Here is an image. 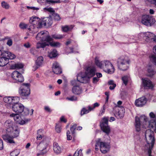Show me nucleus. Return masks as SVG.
I'll list each match as a JSON object with an SVG mask.
<instances>
[{
    "label": "nucleus",
    "instance_id": "obj_38",
    "mask_svg": "<svg viewBox=\"0 0 156 156\" xmlns=\"http://www.w3.org/2000/svg\"><path fill=\"white\" fill-rule=\"evenodd\" d=\"M129 79V77L128 76H124L122 78V80L125 86L128 83V81Z\"/></svg>",
    "mask_w": 156,
    "mask_h": 156
},
{
    "label": "nucleus",
    "instance_id": "obj_32",
    "mask_svg": "<svg viewBox=\"0 0 156 156\" xmlns=\"http://www.w3.org/2000/svg\"><path fill=\"white\" fill-rule=\"evenodd\" d=\"M57 55V51L55 49H53L52 51L48 52V56L50 58L55 57Z\"/></svg>",
    "mask_w": 156,
    "mask_h": 156
},
{
    "label": "nucleus",
    "instance_id": "obj_46",
    "mask_svg": "<svg viewBox=\"0 0 156 156\" xmlns=\"http://www.w3.org/2000/svg\"><path fill=\"white\" fill-rule=\"evenodd\" d=\"M12 99V103H18L19 101L20 98L18 97H11Z\"/></svg>",
    "mask_w": 156,
    "mask_h": 156
},
{
    "label": "nucleus",
    "instance_id": "obj_11",
    "mask_svg": "<svg viewBox=\"0 0 156 156\" xmlns=\"http://www.w3.org/2000/svg\"><path fill=\"white\" fill-rule=\"evenodd\" d=\"M155 22V19L152 16L148 15H144L142 17L141 23L147 26H151Z\"/></svg>",
    "mask_w": 156,
    "mask_h": 156
},
{
    "label": "nucleus",
    "instance_id": "obj_10",
    "mask_svg": "<svg viewBox=\"0 0 156 156\" xmlns=\"http://www.w3.org/2000/svg\"><path fill=\"white\" fill-rule=\"evenodd\" d=\"M109 117H104L102 119L100 123V126L102 130L108 135L110 132V129L108 126V121Z\"/></svg>",
    "mask_w": 156,
    "mask_h": 156
},
{
    "label": "nucleus",
    "instance_id": "obj_39",
    "mask_svg": "<svg viewBox=\"0 0 156 156\" xmlns=\"http://www.w3.org/2000/svg\"><path fill=\"white\" fill-rule=\"evenodd\" d=\"M42 129H39L37 132V140H41L44 136V135L42 133Z\"/></svg>",
    "mask_w": 156,
    "mask_h": 156
},
{
    "label": "nucleus",
    "instance_id": "obj_9",
    "mask_svg": "<svg viewBox=\"0 0 156 156\" xmlns=\"http://www.w3.org/2000/svg\"><path fill=\"white\" fill-rule=\"evenodd\" d=\"M20 95L23 96H28L30 94V84L28 83H23L19 89Z\"/></svg>",
    "mask_w": 156,
    "mask_h": 156
},
{
    "label": "nucleus",
    "instance_id": "obj_15",
    "mask_svg": "<svg viewBox=\"0 0 156 156\" xmlns=\"http://www.w3.org/2000/svg\"><path fill=\"white\" fill-rule=\"evenodd\" d=\"M103 69L108 73H111L114 70V68L112 63L108 60H105Z\"/></svg>",
    "mask_w": 156,
    "mask_h": 156
},
{
    "label": "nucleus",
    "instance_id": "obj_59",
    "mask_svg": "<svg viewBox=\"0 0 156 156\" xmlns=\"http://www.w3.org/2000/svg\"><path fill=\"white\" fill-rule=\"evenodd\" d=\"M120 95L122 99H123L126 95V92L124 90L121 91Z\"/></svg>",
    "mask_w": 156,
    "mask_h": 156
},
{
    "label": "nucleus",
    "instance_id": "obj_20",
    "mask_svg": "<svg viewBox=\"0 0 156 156\" xmlns=\"http://www.w3.org/2000/svg\"><path fill=\"white\" fill-rule=\"evenodd\" d=\"M72 92L76 95H80L82 92V88L80 86H73L72 89Z\"/></svg>",
    "mask_w": 156,
    "mask_h": 156
},
{
    "label": "nucleus",
    "instance_id": "obj_62",
    "mask_svg": "<svg viewBox=\"0 0 156 156\" xmlns=\"http://www.w3.org/2000/svg\"><path fill=\"white\" fill-rule=\"evenodd\" d=\"M138 38H145V33H141L138 35Z\"/></svg>",
    "mask_w": 156,
    "mask_h": 156
},
{
    "label": "nucleus",
    "instance_id": "obj_43",
    "mask_svg": "<svg viewBox=\"0 0 156 156\" xmlns=\"http://www.w3.org/2000/svg\"><path fill=\"white\" fill-rule=\"evenodd\" d=\"M109 85H110L109 89L111 90H112L116 87V84L114 83L113 80H110L108 82Z\"/></svg>",
    "mask_w": 156,
    "mask_h": 156
},
{
    "label": "nucleus",
    "instance_id": "obj_44",
    "mask_svg": "<svg viewBox=\"0 0 156 156\" xmlns=\"http://www.w3.org/2000/svg\"><path fill=\"white\" fill-rule=\"evenodd\" d=\"M44 9L45 11L50 12L52 15L55 13V10L51 8H44Z\"/></svg>",
    "mask_w": 156,
    "mask_h": 156
},
{
    "label": "nucleus",
    "instance_id": "obj_36",
    "mask_svg": "<svg viewBox=\"0 0 156 156\" xmlns=\"http://www.w3.org/2000/svg\"><path fill=\"white\" fill-rule=\"evenodd\" d=\"M62 124L60 122L56 124L55 130L57 133H59L61 132L62 130Z\"/></svg>",
    "mask_w": 156,
    "mask_h": 156
},
{
    "label": "nucleus",
    "instance_id": "obj_30",
    "mask_svg": "<svg viewBox=\"0 0 156 156\" xmlns=\"http://www.w3.org/2000/svg\"><path fill=\"white\" fill-rule=\"evenodd\" d=\"M12 97H5L3 98V101L5 103L7 104L8 107L10 108L11 107L10 104H13V103H12Z\"/></svg>",
    "mask_w": 156,
    "mask_h": 156
},
{
    "label": "nucleus",
    "instance_id": "obj_6",
    "mask_svg": "<svg viewBox=\"0 0 156 156\" xmlns=\"http://www.w3.org/2000/svg\"><path fill=\"white\" fill-rule=\"evenodd\" d=\"M129 62L127 57L121 56L118 59V67L120 70L125 71L128 69Z\"/></svg>",
    "mask_w": 156,
    "mask_h": 156
},
{
    "label": "nucleus",
    "instance_id": "obj_2",
    "mask_svg": "<svg viewBox=\"0 0 156 156\" xmlns=\"http://www.w3.org/2000/svg\"><path fill=\"white\" fill-rule=\"evenodd\" d=\"M145 136L147 144L145 145L144 149L147 151L148 156H152L151 155V150L155 141L154 133L150 129H147L145 133Z\"/></svg>",
    "mask_w": 156,
    "mask_h": 156
},
{
    "label": "nucleus",
    "instance_id": "obj_41",
    "mask_svg": "<svg viewBox=\"0 0 156 156\" xmlns=\"http://www.w3.org/2000/svg\"><path fill=\"white\" fill-rule=\"evenodd\" d=\"M30 120V119H26L24 120H23L21 118V119H19V121H17V123L20 125H23L27 123Z\"/></svg>",
    "mask_w": 156,
    "mask_h": 156
},
{
    "label": "nucleus",
    "instance_id": "obj_37",
    "mask_svg": "<svg viewBox=\"0 0 156 156\" xmlns=\"http://www.w3.org/2000/svg\"><path fill=\"white\" fill-rule=\"evenodd\" d=\"M23 65L21 63H17L12 66V68L15 69H19L23 68Z\"/></svg>",
    "mask_w": 156,
    "mask_h": 156
},
{
    "label": "nucleus",
    "instance_id": "obj_25",
    "mask_svg": "<svg viewBox=\"0 0 156 156\" xmlns=\"http://www.w3.org/2000/svg\"><path fill=\"white\" fill-rule=\"evenodd\" d=\"M9 63L8 59L7 58L5 57L0 58V66H3Z\"/></svg>",
    "mask_w": 156,
    "mask_h": 156
},
{
    "label": "nucleus",
    "instance_id": "obj_51",
    "mask_svg": "<svg viewBox=\"0 0 156 156\" xmlns=\"http://www.w3.org/2000/svg\"><path fill=\"white\" fill-rule=\"evenodd\" d=\"M150 60L156 65V56L154 55H151L150 56Z\"/></svg>",
    "mask_w": 156,
    "mask_h": 156
},
{
    "label": "nucleus",
    "instance_id": "obj_8",
    "mask_svg": "<svg viewBox=\"0 0 156 156\" xmlns=\"http://www.w3.org/2000/svg\"><path fill=\"white\" fill-rule=\"evenodd\" d=\"M45 40L41 42L37 43L36 47L37 48H44L46 46L50 45L52 47H59L60 46L61 44L58 42H54L53 40Z\"/></svg>",
    "mask_w": 156,
    "mask_h": 156
},
{
    "label": "nucleus",
    "instance_id": "obj_29",
    "mask_svg": "<svg viewBox=\"0 0 156 156\" xmlns=\"http://www.w3.org/2000/svg\"><path fill=\"white\" fill-rule=\"evenodd\" d=\"M4 54L5 55V57L7 58L8 60L9 59H12L15 57V55L10 52L6 51L5 52Z\"/></svg>",
    "mask_w": 156,
    "mask_h": 156
},
{
    "label": "nucleus",
    "instance_id": "obj_18",
    "mask_svg": "<svg viewBox=\"0 0 156 156\" xmlns=\"http://www.w3.org/2000/svg\"><path fill=\"white\" fill-rule=\"evenodd\" d=\"M142 83L144 87L152 88L153 85L151 81L147 78L142 79Z\"/></svg>",
    "mask_w": 156,
    "mask_h": 156
},
{
    "label": "nucleus",
    "instance_id": "obj_35",
    "mask_svg": "<svg viewBox=\"0 0 156 156\" xmlns=\"http://www.w3.org/2000/svg\"><path fill=\"white\" fill-rule=\"evenodd\" d=\"M10 116L11 117H13L14 120L17 122V121H19V119H21V117L18 114H10Z\"/></svg>",
    "mask_w": 156,
    "mask_h": 156
},
{
    "label": "nucleus",
    "instance_id": "obj_47",
    "mask_svg": "<svg viewBox=\"0 0 156 156\" xmlns=\"http://www.w3.org/2000/svg\"><path fill=\"white\" fill-rule=\"evenodd\" d=\"M77 125L76 124H74L73 125H72L70 127V129L71 132L72 134L73 135L74 134V131L76 128Z\"/></svg>",
    "mask_w": 156,
    "mask_h": 156
},
{
    "label": "nucleus",
    "instance_id": "obj_42",
    "mask_svg": "<svg viewBox=\"0 0 156 156\" xmlns=\"http://www.w3.org/2000/svg\"><path fill=\"white\" fill-rule=\"evenodd\" d=\"M1 5L2 7L5 9H9L10 8V6L9 4L4 1L2 2Z\"/></svg>",
    "mask_w": 156,
    "mask_h": 156
},
{
    "label": "nucleus",
    "instance_id": "obj_21",
    "mask_svg": "<svg viewBox=\"0 0 156 156\" xmlns=\"http://www.w3.org/2000/svg\"><path fill=\"white\" fill-rule=\"evenodd\" d=\"M125 112V110L123 107L121 106L118 108V115L120 118H123Z\"/></svg>",
    "mask_w": 156,
    "mask_h": 156
},
{
    "label": "nucleus",
    "instance_id": "obj_54",
    "mask_svg": "<svg viewBox=\"0 0 156 156\" xmlns=\"http://www.w3.org/2000/svg\"><path fill=\"white\" fill-rule=\"evenodd\" d=\"M105 107L106 106L105 105H103L102 108H101L99 114V116H101L103 115V114L104 113L105 109Z\"/></svg>",
    "mask_w": 156,
    "mask_h": 156
},
{
    "label": "nucleus",
    "instance_id": "obj_64",
    "mask_svg": "<svg viewBox=\"0 0 156 156\" xmlns=\"http://www.w3.org/2000/svg\"><path fill=\"white\" fill-rule=\"evenodd\" d=\"M44 110L46 112H51V110L48 106H45L44 107Z\"/></svg>",
    "mask_w": 156,
    "mask_h": 156
},
{
    "label": "nucleus",
    "instance_id": "obj_12",
    "mask_svg": "<svg viewBox=\"0 0 156 156\" xmlns=\"http://www.w3.org/2000/svg\"><path fill=\"white\" fill-rule=\"evenodd\" d=\"M12 110L16 113H21L24 109V106L20 103H13L10 104Z\"/></svg>",
    "mask_w": 156,
    "mask_h": 156
},
{
    "label": "nucleus",
    "instance_id": "obj_31",
    "mask_svg": "<svg viewBox=\"0 0 156 156\" xmlns=\"http://www.w3.org/2000/svg\"><path fill=\"white\" fill-rule=\"evenodd\" d=\"M147 69V70L148 73L149 74V76H151L154 75L155 74V72L152 68V65L149 64L146 67Z\"/></svg>",
    "mask_w": 156,
    "mask_h": 156
},
{
    "label": "nucleus",
    "instance_id": "obj_16",
    "mask_svg": "<svg viewBox=\"0 0 156 156\" xmlns=\"http://www.w3.org/2000/svg\"><path fill=\"white\" fill-rule=\"evenodd\" d=\"M147 101V98L145 97H142L136 100L135 103L136 106L142 107L145 104Z\"/></svg>",
    "mask_w": 156,
    "mask_h": 156
},
{
    "label": "nucleus",
    "instance_id": "obj_57",
    "mask_svg": "<svg viewBox=\"0 0 156 156\" xmlns=\"http://www.w3.org/2000/svg\"><path fill=\"white\" fill-rule=\"evenodd\" d=\"M50 0H37V2L39 3L42 4L46 2L50 4V2L49 1Z\"/></svg>",
    "mask_w": 156,
    "mask_h": 156
},
{
    "label": "nucleus",
    "instance_id": "obj_53",
    "mask_svg": "<svg viewBox=\"0 0 156 156\" xmlns=\"http://www.w3.org/2000/svg\"><path fill=\"white\" fill-rule=\"evenodd\" d=\"M66 99L69 101H77V98L76 97L73 96L69 98L67 97L66 98Z\"/></svg>",
    "mask_w": 156,
    "mask_h": 156
},
{
    "label": "nucleus",
    "instance_id": "obj_28",
    "mask_svg": "<svg viewBox=\"0 0 156 156\" xmlns=\"http://www.w3.org/2000/svg\"><path fill=\"white\" fill-rule=\"evenodd\" d=\"M44 59L42 56L38 57L35 62V64L37 66L41 67L42 66L43 63Z\"/></svg>",
    "mask_w": 156,
    "mask_h": 156
},
{
    "label": "nucleus",
    "instance_id": "obj_14",
    "mask_svg": "<svg viewBox=\"0 0 156 156\" xmlns=\"http://www.w3.org/2000/svg\"><path fill=\"white\" fill-rule=\"evenodd\" d=\"M12 79L16 81L22 82L24 81L23 76L22 74L17 71H14L11 75Z\"/></svg>",
    "mask_w": 156,
    "mask_h": 156
},
{
    "label": "nucleus",
    "instance_id": "obj_49",
    "mask_svg": "<svg viewBox=\"0 0 156 156\" xmlns=\"http://www.w3.org/2000/svg\"><path fill=\"white\" fill-rule=\"evenodd\" d=\"M77 125L76 124H74L73 125H72L70 127V129L71 132L72 134L73 135L74 134V131L76 128Z\"/></svg>",
    "mask_w": 156,
    "mask_h": 156
},
{
    "label": "nucleus",
    "instance_id": "obj_13",
    "mask_svg": "<svg viewBox=\"0 0 156 156\" xmlns=\"http://www.w3.org/2000/svg\"><path fill=\"white\" fill-rule=\"evenodd\" d=\"M48 145V142L46 140H43L41 141L37 146V148L38 150L42 151V154L46 153L47 151L46 150Z\"/></svg>",
    "mask_w": 156,
    "mask_h": 156
},
{
    "label": "nucleus",
    "instance_id": "obj_58",
    "mask_svg": "<svg viewBox=\"0 0 156 156\" xmlns=\"http://www.w3.org/2000/svg\"><path fill=\"white\" fill-rule=\"evenodd\" d=\"M53 16L54 17V19L55 20H59L60 19V18L59 15L55 12L53 14Z\"/></svg>",
    "mask_w": 156,
    "mask_h": 156
},
{
    "label": "nucleus",
    "instance_id": "obj_52",
    "mask_svg": "<svg viewBox=\"0 0 156 156\" xmlns=\"http://www.w3.org/2000/svg\"><path fill=\"white\" fill-rule=\"evenodd\" d=\"M91 110H90V109L88 108V109H87L85 108H83L81 111V114L82 115L85 114L89 113Z\"/></svg>",
    "mask_w": 156,
    "mask_h": 156
},
{
    "label": "nucleus",
    "instance_id": "obj_61",
    "mask_svg": "<svg viewBox=\"0 0 156 156\" xmlns=\"http://www.w3.org/2000/svg\"><path fill=\"white\" fill-rule=\"evenodd\" d=\"M73 42L71 40H69L66 43V44L67 46H69L73 45Z\"/></svg>",
    "mask_w": 156,
    "mask_h": 156
},
{
    "label": "nucleus",
    "instance_id": "obj_5",
    "mask_svg": "<svg viewBox=\"0 0 156 156\" xmlns=\"http://www.w3.org/2000/svg\"><path fill=\"white\" fill-rule=\"evenodd\" d=\"M96 142L95 149L96 151H98L99 148L103 154H105L109 151L110 146L108 144L101 141L100 138L97 139Z\"/></svg>",
    "mask_w": 156,
    "mask_h": 156
},
{
    "label": "nucleus",
    "instance_id": "obj_55",
    "mask_svg": "<svg viewBox=\"0 0 156 156\" xmlns=\"http://www.w3.org/2000/svg\"><path fill=\"white\" fill-rule=\"evenodd\" d=\"M20 27L21 29L28 28V25L23 23H20Z\"/></svg>",
    "mask_w": 156,
    "mask_h": 156
},
{
    "label": "nucleus",
    "instance_id": "obj_24",
    "mask_svg": "<svg viewBox=\"0 0 156 156\" xmlns=\"http://www.w3.org/2000/svg\"><path fill=\"white\" fill-rule=\"evenodd\" d=\"M145 37L146 39H156V35L150 32H147L145 33Z\"/></svg>",
    "mask_w": 156,
    "mask_h": 156
},
{
    "label": "nucleus",
    "instance_id": "obj_50",
    "mask_svg": "<svg viewBox=\"0 0 156 156\" xmlns=\"http://www.w3.org/2000/svg\"><path fill=\"white\" fill-rule=\"evenodd\" d=\"M82 150L81 149H80L79 150H77V151L74 153L73 156H79V155H80V156H83L82 154Z\"/></svg>",
    "mask_w": 156,
    "mask_h": 156
},
{
    "label": "nucleus",
    "instance_id": "obj_63",
    "mask_svg": "<svg viewBox=\"0 0 156 156\" xmlns=\"http://www.w3.org/2000/svg\"><path fill=\"white\" fill-rule=\"evenodd\" d=\"M149 115L151 118L156 119V114H154L153 112H150Z\"/></svg>",
    "mask_w": 156,
    "mask_h": 156
},
{
    "label": "nucleus",
    "instance_id": "obj_23",
    "mask_svg": "<svg viewBox=\"0 0 156 156\" xmlns=\"http://www.w3.org/2000/svg\"><path fill=\"white\" fill-rule=\"evenodd\" d=\"M73 27V25H65L62 26L61 28L63 32H67L71 31Z\"/></svg>",
    "mask_w": 156,
    "mask_h": 156
},
{
    "label": "nucleus",
    "instance_id": "obj_56",
    "mask_svg": "<svg viewBox=\"0 0 156 156\" xmlns=\"http://www.w3.org/2000/svg\"><path fill=\"white\" fill-rule=\"evenodd\" d=\"M99 106V104L97 103L96 102L94 103L93 105V106L92 107H91L90 106H89V108L90 109V110H93L96 107H98Z\"/></svg>",
    "mask_w": 156,
    "mask_h": 156
},
{
    "label": "nucleus",
    "instance_id": "obj_17",
    "mask_svg": "<svg viewBox=\"0 0 156 156\" xmlns=\"http://www.w3.org/2000/svg\"><path fill=\"white\" fill-rule=\"evenodd\" d=\"M52 69L53 72L55 74H58L62 73V69L59 64L57 62H55L53 64Z\"/></svg>",
    "mask_w": 156,
    "mask_h": 156
},
{
    "label": "nucleus",
    "instance_id": "obj_27",
    "mask_svg": "<svg viewBox=\"0 0 156 156\" xmlns=\"http://www.w3.org/2000/svg\"><path fill=\"white\" fill-rule=\"evenodd\" d=\"M53 149L54 152L57 153H60L61 150V147L56 142H55L53 144Z\"/></svg>",
    "mask_w": 156,
    "mask_h": 156
},
{
    "label": "nucleus",
    "instance_id": "obj_7",
    "mask_svg": "<svg viewBox=\"0 0 156 156\" xmlns=\"http://www.w3.org/2000/svg\"><path fill=\"white\" fill-rule=\"evenodd\" d=\"M64 35L54 34L52 35V38L49 36L48 32L46 31H42L39 33L36 36V38L40 39H52L54 38L55 39H61L64 38Z\"/></svg>",
    "mask_w": 156,
    "mask_h": 156
},
{
    "label": "nucleus",
    "instance_id": "obj_26",
    "mask_svg": "<svg viewBox=\"0 0 156 156\" xmlns=\"http://www.w3.org/2000/svg\"><path fill=\"white\" fill-rule=\"evenodd\" d=\"M95 63L97 66L101 69H103L104 61H100L97 58H96L95 59Z\"/></svg>",
    "mask_w": 156,
    "mask_h": 156
},
{
    "label": "nucleus",
    "instance_id": "obj_45",
    "mask_svg": "<svg viewBox=\"0 0 156 156\" xmlns=\"http://www.w3.org/2000/svg\"><path fill=\"white\" fill-rule=\"evenodd\" d=\"M20 153L19 150L16 149L12 151L10 154L11 156H17Z\"/></svg>",
    "mask_w": 156,
    "mask_h": 156
},
{
    "label": "nucleus",
    "instance_id": "obj_3",
    "mask_svg": "<svg viewBox=\"0 0 156 156\" xmlns=\"http://www.w3.org/2000/svg\"><path fill=\"white\" fill-rule=\"evenodd\" d=\"M7 133H10V135L8 134L2 135V138L5 142L12 145L16 144L14 138H16L19 136L20 129L16 127H11L10 129H6Z\"/></svg>",
    "mask_w": 156,
    "mask_h": 156
},
{
    "label": "nucleus",
    "instance_id": "obj_1",
    "mask_svg": "<svg viewBox=\"0 0 156 156\" xmlns=\"http://www.w3.org/2000/svg\"><path fill=\"white\" fill-rule=\"evenodd\" d=\"M96 68L94 66H90L87 67L85 71V75L81 72L77 75V79L80 82L86 83L89 79L94 76L96 74Z\"/></svg>",
    "mask_w": 156,
    "mask_h": 156
},
{
    "label": "nucleus",
    "instance_id": "obj_22",
    "mask_svg": "<svg viewBox=\"0 0 156 156\" xmlns=\"http://www.w3.org/2000/svg\"><path fill=\"white\" fill-rule=\"evenodd\" d=\"M34 110L33 109H31L30 111V115H32L33 114ZM22 115L24 116H26L30 114L29 109L26 108H25L23 109V111L22 112Z\"/></svg>",
    "mask_w": 156,
    "mask_h": 156
},
{
    "label": "nucleus",
    "instance_id": "obj_40",
    "mask_svg": "<svg viewBox=\"0 0 156 156\" xmlns=\"http://www.w3.org/2000/svg\"><path fill=\"white\" fill-rule=\"evenodd\" d=\"M71 84L73 86H80V83L79 82L81 83L77 79V80H72L71 82Z\"/></svg>",
    "mask_w": 156,
    "mask_h": 156
},
{
    "label": "nucleus",
    "instance_id": "obj_19",
    "mask_svg": "<svg viewBox=\"0 0 156 156\" xmlns=\"http://www.w3.org/2000/svg\"><path fill=\"white\" fill-rule=\"evenodd\" d=\"M42 24L44 26L47 27L51 26L52 23V20L51 18L45 17L41 20Z\"/></svg>",
    "mask_w": 156,
    "mask_h": 156
},
{
    "label": "nucleus",
    "instance_id": "obj_60",
    "mask_svg": "<svg viewBox=\"0 0 156 156\" xmlns=\"http://www.w3.org/2000/svg\"><path fill=\"white\" fill-rule=\"evenodd\" d=\"M70 134V132L69 130H68L67 131V138L68 140H70L72 139V137L71 136Z\"/></svg>",
    "mask_w": 156,
    "mask_h": 156
},
{
    "label": "nucleus",
    "instance_id": "obj_33",
    "mask_svg": "<svg viewBox=\"0 0 156 156\" xmlns=\"http://www.w3.org/2000/svg\"><path fill=\"white\" fill-rule=\"evenodd\" d=\"M67 49L68 54L69 53H76V52H78V51H77L78 49L76 48H75L73 46L72 47H67Z\"/></svg>",
    "mask_w": 156,
    "mask_h": 156
},
{
    "label": "nucleus",
    "instance_id": "obj_4",
    "mask_svg": "<svg viewBox=\"0 0 156 156\" xmlns=\"http://www.w3.org/2000/svg\"><path fill=\"white\" fill-rule=\"evenodd\" d=\"M29 22L31 24L28 30L30 32L35 33H36L39 28H41L42 26L41 21L37 17H32L29 20Z\"/></svg>",
    "mask_w": 156,
    "mask_h": 156
},
{
    "label": "nucleus",
    "instance_id": "obj_48",
    "mask_svg": "<svg viewBox=\"0 0 156 156\" xmlns=\"http://www.w3.org/2000/svg\"><path fill=\"white\" fill-rule=\"evenodd\" d=\"M77 125L76 124H74L73 125H72L70 127V129L71 132L72 134L73 135L74 134V131L76 128Z\"/></svg>",
    "mask_w": 156,
    "mask_h": 156
},
{
    "label": "nucleus",
    "instance_id": "obj_34",
    "mask_svg": "<svg viewBox=\"0 0 156 156\" xmlns=\"http://www.w3.org/2000/svg\"><path fill=\"white\" fill-rule=\"evenodd\" d=\"M4 125L7 129H10L11 127H12V122L10 120H7L5 122Z\"/></svg>",
    "mask_w": 156,
    "mask_h": 156
}]
</instances>
